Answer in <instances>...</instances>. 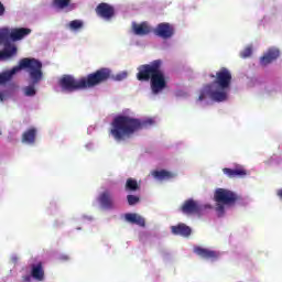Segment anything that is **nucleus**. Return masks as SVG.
I'll use <instances>...</instances> for the list:
<instances>
[{
  "label": "nucleus",
  "instance_id": "nucleus-1",
  "mask_svg": "<svg viewBox=\"0 0 282 282\" xmlns=\"http://www.w3.org/2000/svg\"><path fill=\"white\" fill-rule=\"evenodd\" d=\"M209 78H215L212 84L203 86L199 91L198 100H206L209 98L214 102H225L228 100V91H230V85H232V73L226 67H221L216 75H209Z\"/></svg>",
  "mask_w": 282,
  "mask_h": 282
},
{
  "label": "nucleus",
  "instance_id": "nucleus-2",
  "mask_svg": "<svg viewBox=\"0 0 282 282\" xmlns=\"http://www.w3.org/2000/svg\"><path fill=\"white\" fill-rule=\"evenodd\" d=\"M109 78H111V69L102 67L79 79L74 78V76L72 75H64L59 79V87L63 89V91H78L80 89H91L93 87H98V85H102V83H107Z\"/></svg>",
  "mask_w": 282,
  "mask_h": 282
},
{
  "label": "nucleus",
  "instance_id": "nucleus-3",
  "mask_svg": "<svg viewBox=\"0 0 282 282\" xmlns=\"http://www.w3.org/2000/svg\"><path fill=\"white\" fill-rule=\"evenodd\" d=\"M152 124H155L153 119L140 120L120 115L112 120L110 133L117 142H122L127 138H131L137 131L149 129Z\"/></svg>",
  "mask_w": 282,
  "mask_h": 282
},
{
  "label": "nucleus",
  "instance_id": "nucleus-4",
  "mask_svg": "<svg viewBox=\"0 0 282 282\" xmlns=\"http://www.w3.org/2000/svg\"><path fill=\"white\" fill-rule=\"evenodd\" d=\"M137 79L140 83H149L153 94H160L166 89V75L162 70V59H154L150 64H143L138 67Z\"/></svg>",
  "mask_w": 282,
  "mask_h": 282
},
{
  "label": "nucleus",
  "instance_id": "nucleus-5",
  "mask_svg": "<svg viewBox=\"0 0 282 282\" xmlns=\"http://www.w3.org/2000/svg\"><path fill=\"white\" fill-rule=\"evenodd\" d=\"M20 69H28L34 85H39L40 80H43V63L36 58L24 57L20 61L19 66L0 74V85H6V83L12 80V75Z\"/></svg>",
  "mask_w": 282,
  "mask_h": 282
},
{
  "label": "nucleus",
  "instance_id": "nucleus-6",
  "mask_svg": "<svg viewBox=\"0 0 282 282\" xmlns=\"http://www.w3.org/2000/svg\"><path fill=\"white\" fill-rule=\"evenodd\" d=\"M214 200L216 202V213L218 217H224L226 213L225 206L237 204V202H239V195L230 189L217 188L214 193Z\"/></svg>",
  "mask_w": 282,
  "mask_h": 282
},
{
  "label": "nucleus",
  "instance_id": "nucleus-7",
  "mask_svg": "<svg viewBox=\"0 0 282 282\" xmlns=\"http://www.w3.org/2000/svg\"><path fill=\"white\" fill-rule=\"evenodd\" d=\"M155 36L163 39V41H169L175 35V26L169 22L159 23L153 30Z\"/></svg>",
  "mask_w": 282,
  "mask_h": 282
},
{
  "label": "nucleus",
  "instance_id": "nucleus-8",
  "mask_svg": "<svg viewBox=\"0 0 282 282\" xmlns=\"http://www.w3.org/2000/svg\"><path fill=\"white\" fill-rule=\"evenodd\" d=\"M95 12L99 19H104L105 21H111V19L116 17V8L106 2L99 3L96 7Z\"/></svg>",
  "mask_w": 282,
  "mask_h": 282
},
{
  "label": "nucleus",
  "instance_id": "nucleus-9",
  "mask_svg": "<svg viewBox=\"0 0 282 282\" xmlns=\"http://www.w3.org/2000/svg\"><path fill=\"white\" fill-rule=\"evenodd\" d=\"M183 215H199L202 213V206L193 198H189L181 206Z\"/></svg>",
  "mask_w": 282,
  "mask_h": 282
},
{
  "label": "nucleus",
  "instance_id": "nucleus-10",
  "mask_svg": "<svg viewBox=\"0 0 282 282\" xmlns=\"http://www.w3.org/2000/svg\"><path fill=\"white\" fill-rule=\"evenodd\" d=\"M224 175H227L229 180H235V177H246L248 175V170L241 165L236 166L235 169L224 167Z\"/></svg>",
  "mask_w": 282,
  "mask_h": 282
},
{
  "label": "nucleus",
  "instance_id": "nucleus-11",
  "mask_svg": "<svg viewBox=\"0 0 282 282\" xmlns=\"http://www.w3.org/2000/svg\"><path fill=\"white\" fill-rule=\"evenodd\" d=\"M281 55L279 48H269L267 53L260 58V65L265 67L270 65V63H274L276 58Z\"/></svg>",
  "mask_w": 282,
  "mask_h": 282
},
{
  "label": "nucleus",
  "instance_id": "nucleus-12",
  "mask_svg": "<svg viewBox=\"0 0 282 282\" xmlns=\"http://www.w3.org/2000/svg\"><path fill=\"white\" fill-rule=\"evenodd\" d=\"M194 253L197 254V257H200V259H206V260H215L218 259L219 253L215 250H210L207 248H202V247H194Z\"/></svg>",
  "mask_w": 282,
  "mask_h": 282
},
{
  "label": "nucleus",
  "instance_id": "nucleus-13",
  "mask_svg": "<svg viewBox=\"0 0 282 282\" xmlns=\"http://www.w3.org/2000/svg\"><path fill=\"white\" fill-rule=\"evenodd\" d=\"M17 45L7 42L4 43V48L0 51V61H8V58H12V56H17Z\"/></svg>",
  "mask_w": 282,
  "mask_h": 282
},
{
  "label": "nucleus",
  "instance_id": "nucleus-14",
  "mask_svg": "<svg viewBox=\"0 0 282 282\" xmlns=\"http://www.w3.org/2000/svg\"><path fill=\"white\" fill-rule=\"evenodd\" d=\"M171 232H172V235H175L178 237H188L189 235H192L193 229H191V227H188V225L181 223L176 226H172Z\"/></svg>",
  "mask_w": 282,
  "mask_h": 282
},
{
  "label": "nucleus",
  "instance_id": "nucleus-15",
  "mask_svg": "<svg viewBox=\"0 0 282 282\" xmlns=\"http://www.w3.org/2000/svg\"><path fill=\"white\" fill-rule=\"evenodd\" d=\"M98 202L102 208H106L107 210H111V208H113V198L109 191L102 192L98 197Z\"/></svg>",
  "mask_w": 282,
  "mask_h": 282
},
{
  "label": "nucleus",
  "instance_id": "nucleus-16",
  "mask_svg": "<svg viewBox=\"0 0 282 282\" xmlns=\"http://www.w3.org/2000/svg\"><path fill=\"white\" fill-rule=\"evenodd\" d=\"M31 276L35 281H45V269H43V262H37L31 265Z\"/></svg>",
  "mask_w": 282,
  "mask_h": 282
},
{
  "label": "nucleus",
  "instance_id": "nucleus-17",
  "mask_svg": "<svg viewBox=\"0 0 282 282\" xmlns=\"http://www.w3.org/2000/svg\"><path fill=\"white\" fill-rule=\"evenodd\" d=\"M32 30L20 28V29H13L12 31H9V39L11 41H21L22 39H25L28 34H31Z\"/></svg>",
  "mask_w": 282,
  "mask_h": 282
},
{
  "label": "nucleus",
  "instance_id": "nucleus-18",
  "mask_svg": "<svg viewBox=\"0 0 282 282\" xmlns=\"http://www.w3.org/2000/svg\"><path fill=\"white\" fill-rule=\"evenodd\" d=\"M124 219L126 221H128V224H135V226H140L141 228H144L147 226V220L144 219V217L134 213L126 214Z\"/></svg>",
  "mask_w": 282,
  "mask_h": 282
},
{
  "label": "nucleus",
  "instance_id": "nucleus-19",
  "mask_svg": "<svg viewBox=\"0 0 282 282\" xmlns=\"http://www.w3.org/2000/svg\"><path fill=\"white\" fill-rule=\"evenodd\" d=\"M23 144H34L36 142V128H30L22 134Z\"/></svg>",
  "mask_w": 282,
  "mask_h": 282
},
{
  "label": "nucleus",
  "instance_id": "nucleus-20",
  "mask_svg": "<svg viewBox=\"0 0 282 282\" xmlns=\"http://www.w3.org/2000/svg\"><path fill=\"white\" fill-rule=\"evenodd\" d=\"M152 176L154 180H173V177H175V173L173 172H169L166 170H155L152 172Z\"/></svg>",
  "mask_w": 282,
  "mask_h": 282
},
{
  "label": "nucleus",
  "instance_id": "nucleus-21",
  "mask_svg": "<svg viewBox=\"0 0 282 282\" xmlns=\"http://www.w3.org/2000/svg\"><path fill=\"white\" fill-rule=\"evenodd\" d=\"M133 32L137 36H145L151 32V29L145 22H142L141 24H133Z\"/></svg>",
  "mask_w": 282,
  "mask_h": 282
},
{
  "label": "nucleus",
  "instance_id": "nucleus-22",
  "mask_svg": "<svg viewBox=\"0 0 282 282\" xmlns=\"http://www.w3.org/2000/svg\"><path fill=\"white\" fill-rule=\"evenodd\" d=\"M126 191H129L130 193H135V191H140V184H138V181L135 178H128L126 181Z\"/></svg>",
  "mask_w": 282,
  "mask_h": 282
},
{
  "label": "nucleus",
  "instance_id": "nucleus-23",
  "mask_svg": "<svg viewBox=\"0 0 282 282\" xmlns=\"http://www.w3.org/2000/svg\"><path fill=\"white\" fill-rule=\"evenodd\" d=\"M72 0H53L54 8L57 10H65V8H69Z\"/></svg>",
  "mask_w": 282,
  "mask_h": 282
},
{
  "label": "nucleus",
  "instance_id": "nucleus-24",
  "mask_svg": "<svg viewBox=\"0 0 282 282\" xmlns=\"http://www.w3.org/2000/svg\"><path fill=\"white\" fill-rule=\"evenodd\" d=\"M10 43V29L0 30V45Z\"/></svg>",
  "mask_w": 282,
  "mask_h": 282
},
{
  "label": "nucleus",
  "instance_id": "nucleus-25",
  "mask_svg": "<svg viewBox=\"0 0 282 282\" xmlns=\"http://www.w3.org/2000/svg\"><path fill=\"white\" fill-rule=\"evenodd\" d=\"M35 85L36 84H34V82L32 80V85L24 88V95L29 97L36 96V88L34 87Z\"/></svg>",
  "mask_w": 282,
  "mask_h": 282
},
{
  "label": "nucleus",
  "instance_id": "nucleus-26",
  "mask_svg": "<svg viewBox=\"0 0 282 282\" xmlns=\"http://www.w3.org/2000/svg\"><path fill=\"white\" fill-rule=\"evenodd\" d=\"M84 23L82 20H73L69 22V30H82Z\"/></svg>",
  "mask_w": 282,
  "mask_h": 282
},
{
  "label": "nucleus",
  "instance_id": "nucleus-27",
  "mask_svg": "<svg viewBox=\"0 0 282 282\" xmlns=\"http://www.w3.org/2000/svg\"><path fill=\"white\" fill-rule=\"evenodd\" d=\"M129 206H135L140 202V197L135 195H128L127 196Z\"/></svg>",
  "mask_w": 282,
  "mask_h": 282
},
{
  "label": "nucleus",
  "instance_id": "nucleus-28",
  "mask_svg": "<svg viewBox=\"0 0 282 282\" xmlns=\"http://www.w3.org/2000/svg\"><path fill=\"white\" fill-rule=\"evenodd\" d=\"M250 56H252V47H251V46L246 47V48L240 53V57H241V58H250Z\"/></svg>",
  "mask_w": 282,
  "mask_h": 282
},
{
  "label": "nucleus",
  "instance_id": "nucleus-29",
  "mask_svg": "<svg viewBox=\"0 0 282 282\" xmlns=\"http://www.w3.org/2000/svg\"><path fill=\"white\" fill-rule=\"evenodd\" d=\"M127 76H129V74L127 72L118 73L115 76V80H124V78H127Z\"/></svg>",
  "mask_w": 282,
  "mask_h": 282
},
{
  "label": "nucleus",
  "instance_id": "nucleus-30",
  "mask_svg": "<svg viewBox=\"0 0 282 282\" xmlns=\"http://www.w3.org/2000/svg\"><path fill=\"white\" fill-rule=\"evenodd\" d=\"M6 14V6H3L2 2H0V17H3Z\"/></svg>",
  "mask_w": 282,
  "mask_h": 282
},
{
  "label": "nucleus",
  "instance_id": "nucleus-31",
  "mask_svg": "<svg viewBox=\"0 0 282 282\" xmlns=\"http://www.w3.org/2000/svg\"><path fill=\"white\" fill-rule=\"evenodd\" d=\"M58 260H59V261H69V256H67V254H62V256L58 257Z\"/></svg>",
  "mask_w": 282,
  "mask_h": 282
},
{
  "label": "nucleus",
  "instance_id": "nucleus-32",
  "mask_svg": "<svg viewBox=\"0 0 282 282\" xmlns=\"http://www.w3.org/2000/svg\"><path fill=\"white\" fill-rule=\"evenodd\" d=\"M22 282H32V275H23Z\"/></svg>",
  "mask_w": 282,
  "mask_h": 282
},
{
  "label": "nucleus",
  "instance_id": "nucleus-33",
  "mask_svg": "<svg viewBox=\"0 0 282 282\" xmlns=\"http://www.w3.org/2000/svg\"><path fill=\"white\" fill-rule=\"evenodd\" d=\"M276 195L280 199H282V188L278 189Z\"/></svg>",
  "mask_w": 282,
  "mask_h": 282
},
{
  "label": "nucleus",
  "instance_id": "nucleus-34",
  "mask_svg": "<svg viewBox=\"0 0 282 282\" xmlns=\"http://www.w3.org/2000/svg\"><path fill=\"white\" fill-rule=\"evenodd\" d=\"M3 98H4L3 94L0 93V100H1V102H3Z\"/></svg>",
  "mask_w": 282,
  "mask_h": 282
}]
</instances>
